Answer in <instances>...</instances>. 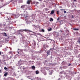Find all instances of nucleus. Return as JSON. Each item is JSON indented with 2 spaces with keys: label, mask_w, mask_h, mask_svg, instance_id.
Listing matches in <instances>:
<instances>
[{
  "label": "nucleus",
  "mask_w": 80,
  "mask_h": 80,
  "mask_svg": "<svg viewBox=\"0 0 80 80\" xmlns=\"http://www.w3.org/2000/svg\"><path fill=\"white\" fill-rule=\"evenodd\" d=\"M71 65V64H69L68 65V66H70Z\"/></svg>",
  "instance_id": "nucleus-25"
},
{
  "label": "nucleus",
  "mask_w": 80,
  "mask_h": 80,
  "mask_svg": "<svg viewBox=\"0 0 80 80\" xmlns=\"http://www.w3.org/2000/svg\"><path fill=\"white\" fill-rule=\"evenodd\" d=\"M18 34L19 35H22L20 33V32H19V33H18Z\"/></svg>",
  "instance_id": "nucleus-20"
},
{
  "label": "nucleus",
  "mask_w": 80,
  "mask_h": 80,
  "mask_svg": "<svg viewBox=\"0 0 80 80\" xmlns=\"http://www.w3.org/2000/svg\"><path fill=\"white\" fill-rule=\"evenodd\" d=\"M64 13H67V11H64Z\"/></svg>",
  "instance_id": "nucleus-15"
},
{
  "label": "nucleus",
  "mask_w": 80,
  "mask_h": 80,
  "mask_svg": "<svg viewBox=\"0 0 80 80\" xmlns=\"http://www.w3.org/2000/svg\"><path fill=\"white\" fill-rule=\"evenodd\" d=\"M25 8V5L22 6L21 7V8L23 9V8Z\"/></svg>",
  "instance_id": "nucleus-6"
},
{
  "label": "nucleus",
  "mask_w": 80,
  "mask_h": 80,
  "mask_svg": "<svg viewBox=\"0 0 80 80\" xmlns=\"http://www.w3.org/2000/svg\"><path fill=\"white\" fill-rule=\"evenodd\" d=\"M74 30H79L78 29H77V28H74L73 29Z\"/></svg>",
  "instance_id": "nucleus-12"
},
{
  "label": "nucleus",
  "mask_w": 80,
  "mask_h": 80,
  "mask_svg": "<svg viewBox=\"0 0 80 80\" xmlns=\"http://www.w3.org/2000/svg\"><path fill=\"white\" fill-rule=\"evenodd\" d=\"M36 74H38V73H39V72H38V71H36Z\"/></svg>",
  "instance_id": "nucleus-9"
},
{
  "label": "nucleus",
  "mask_w": 80,
  "mask_h": 80,
  "mask_svg": "<svg viewBox=\"0 0 80 80\" xmlns=\"http://www.w3.org/2000/svg\"><path fill=\"white\" fill-rule=\"evenodd\" d=\"M18 50H21L20 49H18Z\"/></svg>",
  "instance_id": "nucleus-30"
},
{
  "label": "nucleus",
  "mask_w": 80,
  "mask_h": 80,
  "mask_svg": "<svg viewBox=\"0 0 80 80\" xmlns=\"http://www.w3.org/2000/svg\"><path fill=\"white\" fill-rule=\"evenodd\" d=\"M18 54H20V53L18 51Z\"/></svg>",
  "instance_id": "nucleus-24"
},
{
  "label": "nucleus",
  "mask_w": 80,
  "mask_h": 80,
  "mask_svg": "<svg viewBox=\"0 0 80 80\" xmlns=\"http://www.w3.org/2000/svg\"><path fill=\"white\" fill-rule=\"evenodd\" d=\"M4 70H7L8 68H7L6 67H5L4 68Z\"/></svg>",
  "instance_id": "nucleus-10"
},
{
  "label": "nucleus",
  "mask_w": 80,
  "mask_h": 80,
  "mask_svg": "<svg viewBox=\"0 0 80 80\" xmlns=\"http://www.w3.org/2000/svg\"><path fill=\"white\" fill-rule=\"evenodd\" d=\"M53 20L52 18H50V21H52Z\"/></svg>",
  "instance_id": "nucleus-13"
},
{
  "label": "nucleus",
  "mask_w": 80,
  "mask_h": 80,
  "mask_svg": "<svg viewBox=\"0 0 80 80\" xmlns=\"http://www.w3.org/2000/svg\"><path fill=\"white\" fill-rule=\"evenodd\" d=\"M48 31H51L52 30V28H50L48 30Z\"/></svg>",
  "instance_id": "nucleus-14"
},
{
  "label": "nucleus",
  "mask_w": 80,
  "mask_h": 80,
  "mask_svg": "<svg viewBox=\"0 0 80 80\" xmlns=\"http://www.w3.org/2000/svg\"><path fill=\"white\" fill-rule=\"evenodd\" d=\"M60 31H61V32H63V31H62L61 30H60Z\"/></svg>",
  "instance_id": "nucleus-23"
},
{
  "label": "nucleus",
  "mask_w": 80,
  "mask_h": 80,
  "mask_svg": "<svg viewBox=\"0 0 80 80\" xmlns=\"http://www.w3.org/2000/svg\"><path fill=\"white\" fill-rule=\"evenodd\" d=\"M27 17H28V16H27L25 17V18H27Z\"/></svg>",
  "instance_id": "nucleus-31"
},
{
  "label": "nucleus",
  "mask_w": 80,
  "mask_h": 80,
  "mask_svg": "<svg viewBox=\"0 0 80 80\" xmlns=\"http://www.w3.org/2000/svg\"><path fill=\"white\" fill-rule=\"evenodd\" d=\"M60 20V18H58L57 20Z\"/></svg>",
  "instance_id": "nucleus-17"
},
{
  "label": "nucleus",
  "mask_w": 80,
  "mask_h": 80,
  "mask_svg": "<svg viewBox=\"0 0 80 80\" xmlns=\"http://www.w3.org/2000/svg\"><path fill=\"white\" fill-rule=\"evenodd\" d=\"M8 75V72H6L5 73L4 76V77H6Z\"/></svg>",
  "instance_id": "nucleus-3"
},
{
  "label": "nucleus",
  "mask_w": 80,
  "mask_h": 80,
  "mask_svg": "<svg viewBox=\"0 0 80 80\" xmlns=\"http://www.w3.org/2000/svg\"><path fill=\"white\" fill-rule=\"evenodd\" d=\"M10 57V58H12V56H11Z\"/></svg>",
  "instance_id": "nucleus-37"
},
{
  "label": "nucleus",
  "mask_w": 80,
  "mask_h": 80,
  "mask_svg": "<svg viewBox=\"0 0 80 80\" xmlns=\"http://www.w3.org/2000/svg\"><path fill=\"white\" fill-rule=\"evenodd\" d=\"M0 55H1V52H0Z\"/></svg>",
  "instance_id": "nucleus-36"
},
{
  "label": "nucleus",
  "mask_w": 80,
  "mask_h": 80,
  "mask_svg": "<svg viewBox=\"0 0 80 80\" xmlns=\"http://www.w3.org/2000/svg\"><path fill=\"white\" fill-rule=\"evenodd\" d=\"M2 34L3 35V37H7V34L5 32H3V33H2Z\"/></svg>",
  "instance_id": "nucleus-2"
},
{
  "label": "nucleus",
  "mask_w": 80,
  "mask_h": 80,
  "mask_svg": "<svg viewBox=\"0 0 80 80\" xmlns=\"http://www.w3.org/2000/svg\"><path fill=\"white\" fill-rule=\"evenodd\" d=\"M55 13V11H54V10H52L51 11V13H50V14L51 15V14H53V13Z\"/></svg>",
  "instance_id": "nucleus-5"
},
{
  "label": "nucleus",
  "mask_w": 80,
  "mask_h": 80,
  "mask_svg": "<svg viewBox=\"0 0 80 80\" xmlns=\"http://www.w3.org/2000/svg\"><path fill=\"white\" fill-rule=\"evenodd\" d=\"M62 73V72H60V73Z\"/></svg>",
  "instance_id": "nucleus-38"
},
{
  "label": "nucleus",
  "mask_w": 80,
  "mask_h": 80,
  "mask_svg": "<svg viewBox=\"0 0 80 80\" xmlns=\"http://www.w3.org/2000/svg\"><path fill=\"white\" fill-rule=\"evenodd\" d=\"M23 16L24 17H25V14H23Z\"/></svg>",
  "instance_id": "nucleus-29"
},
{
  "label": "nucleus",
  "mask_w": 80,
  "mask_h": 80,
  "mask_svg": "<svg viewBox=\"0 0 80 80\" xmlns=\"http://www.w3.org/2000/svg\"><path fill=\"white\" fill-rule=\"evenodd\" d=\"M34 26L35 27H37V26H36L35 25H34Z\"/></svg>",
  "instance_id": "nucleus-27"
},
{
  "label": "nucleus",
  "mask_w": 80,
  "mask_h": 80,
  "mask_svg": "<svg viewBox=\"0 0 80 80\" xmlns=\"http://www.w3.org/2000/svg\"><path fill=\"white\" fill-rule=\"evenodd\" d=\"M27 3L28 5H30V1L28 0L27 2Z\"/></svg>",
  "instance_id": "nucleus-7"
},
{
  "label": "nucleus",
  "mask_w": 80,
  "mask_h": 80,
  "mask_svg": "<svg viewBox=\"0 0 80 80\" xmlns=\"http://www.w3.org/2000/svg\"><path fill=\"white\" fill-rule=\"evenodd\" d=\"M57 14H59V11H57Z\"/></svg>",
  "instance_id": "nucleus-16"
},
{
  "label": "nucleus",
  "mask_w": 80,
  "mask_h": 80,
  "mask_svg": "<svg viewBox=\"0 0 80 80\" xmlns=\"http://www.w3.org/2000/svg\"><path fill=\"white\" fill-rule=\"evenodd\" d=\"M31 80H33V79H32Z\"/></svg>",
  "instance_id": "nucleus-39"
},
{
  "label": "nucleus",
  "mask_w": 80,
  "mask_h": 80,
  "mask_svg": "<svg viewBox=\"0 0 80 80\" xmlns=\"http://www.w3.org/2000/svg\"><path fill=\"white\" fill-rule=\"evenodd\" d=\"M72 18H74V17H73V15H72Z\"/></svg>",
  "instance_id": "nucleus-26"
},
{
  "label": "nucleus",
  "mask_w": 80,
  "mask_h": 80,
  "mask_svg": "<svg viewBox=\"0 0 80 80\" xmlns=\"http://www.w3.org/2000/svg\"><path fill=\"white\" fill-rule=\"evenodd\" d=\"M0 1H1V2H3V0H0Z\"/></svg>",
  "instance_id": "nucleus-22"
},
{
  "label": "nucleus",
  "mask_w": 80,
  "mask_h": 80,
  "mask_svg": "<svg viewBox=\"0 0 80 80\" xmlns=\"http://www.w3.org/2000/svg\"><path fill=\"white\" fill-rule=\"evenodd\" d=\"M41 31L42 32H45V30H44V29H42V30H41Z\"/></svg>",
  "instance_id": "nucleus-11"
},
{
  "label": "nucleus",
  "mask_w": 80,
  "mask_h": 80,
  "mask_svg": "<svg viewBox=\"0 0 80 80\" xmlns=\"http://www.w3.org/2000/svg\"><path fill=\"white\" fill-rule=\"evenodd\" d=\"M2 73V70H0V73Z\"/></svg>",
  "instance_id": "nucleus-21"
},
{
  "label": "nucleus",
  "mask_w": 80,
  "mask_h": 80,
  "mask_svg": "<svg viewBox=\"0 0 80 80\" xmlns=\"http://www.w3.org/2000/svg\"><path fill=\"white\" fill-rule=\"evenodd\" d=\"M5 49L6 50H7V48H5Z\"/></svg>",
  "instance_id": "nucleus-33"
},
{
  "label": "nucleus",
  "mask_w": 80,
  "mask_h": 80,
  "mask_svg": "<svg viewBox=\"0 0 80 80\" xmlns=\"http://www.w3.org/2000/svg\"><path fill=\"white\" fill-rule=\"evenodd\" d=\"M1 26L2 27V24H0Z\"/></svg>",
  "instance_id": "nucleus-35"
},
{
  "label": "nucleus",
  "mask_w": 80,
  "mask_h": 80,
  "mask_svg": "<svg viewBox=\"0 0 80 80\" xmlns=\"http://www.w3.org/2000/svg\"><path fill=\"white\" fill-rule=\"evenodd\" d=\"M47 54H48V56L50 54V51H48L47 52Z\"/></svg>",
  "instance_id": "nucleus-4"
},
{
  "label": "nucleus",
  "mask_w": 80,
  "mask_h": 80,
  "mask_svg": "<svg viewBox=\"0 0 80 80\" xmlns=\"http://www.w3.org/2000/svg\"><path fill=\"white\" fill-rule=\"evenodd\" d=\"M45 10H48V8H45Z\"/></svg>",
  "instance_id": "nucleus-19"
},
{
  "label": "nucleus",
  "mask_w": 80,
  "mask_h": 80,
  "mask_svg": "<svg viewBox=\"0 0 80 80\" xmlns=\"http://www.w3.org/2000/svg\"><path fill=\"white\" fill-rule=\"evenodd\" d=\"M32 68L33 70H35V67L34 66H32Z\"/></svg>",
  "instance_id": "nucleus-8"
},
{
  "label": "nucleus",
  "mask_w": 80,
  "mask_h": 80,
  "mask_svg": "<svg viewBox=\"0 0 80 80\" xmlns=\"http://www.w3.org/2000/svg\"><path fill=\"white\" fill-rule=\"evenodd\" d=\"M73 1H74V2H76V0H73Z\"/></svg>",
  "instance_id": "nucleus-32"
},
{
  "label": "nucleus",
  "mask_w": 80,
  "mask_h": 80,
  "mask_svg": "<svg viewBox=\"0 0 80 80\" xmlns=\"http://www.w3.org/2000/svg\"><path fill=\"white\" fill-rule=\"evenodd\" d=\"M6 48H8V47H7Z\"/></svg>",
  "instance_id": "nucleus-34"
},
{
  "label": "nucleus",
  "mask_w": 80,
  "mask_h": 80,
  "mask_svg": "<svg viewBox=\"0 0 80 80\" xmlns=\"http://www.w3.org/2000/svg\"><path fill=\"white\" fill-rule=\"evenodd\" d=\"M60 10H63V9H61Z\"/></svg>",
  "instance_id": "nucleus-28"
},
{
  "label": "nucleus",
  "mask_w": 80,
  "mask_h": 80,
  "mask_svg": "<svg viewBox=\"0 0 80 80\" xmlns=\"http://www.w3.org/2000/svg\"><path fill=\"white\" fill-rule=\"evenodd\" d=\"M78 42L79 43V44H80V40H78Z\"/></svg>",
  "instance_id": "nucleus-18"
},
{
  "label": "nucleus",
  "mask_w": 80,
  "mask_h": 80,
  "mask_svg": "<svg viewBox=\"0 0 80 80\" xmlns=\"http://www.w3.org/2000/svg\"><path fill=\"white\" fill-rule=\"evenodd\" d=\"M24 31H25V32H30V31L28 30V29H21L20 30H19L18 32H23Z\"/></svg>",
  "instance_id": "nucleus-1"
}]
</instances>
